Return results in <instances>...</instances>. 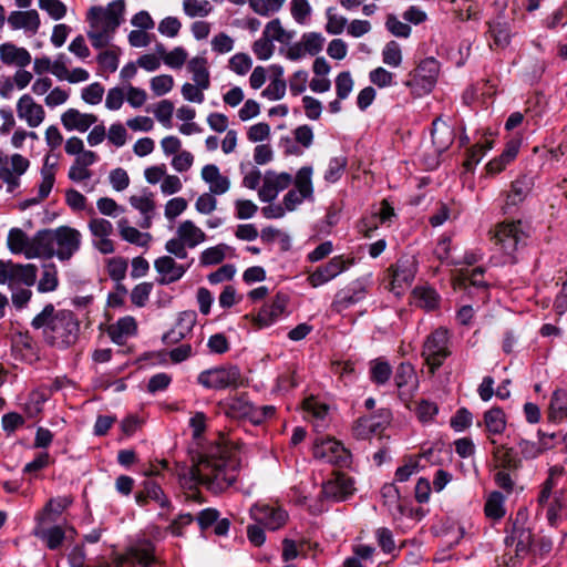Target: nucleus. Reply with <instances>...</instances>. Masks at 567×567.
Returning <instances> with one entry per match:
<instances>
[{
    "instance_id": "obj_1",
    "label": "nucleus",
    "mask_w": 567,
    "mask_h": 567,
    "mask_svg": "<svg viewBox=\"0 0 567 567\" xmlns=\"http://www.w3.org/2000/svg\"><path fill=\"white\" fill-rule=\"evenodd\" d=\"M239 468L240 460L235 450L227 445L213 446L188 471L189 487L203 484L215 494L221 493L236 482Z\"/></svg>"
},
{
    "instance_id": "obj_2",
    "label": "nucleus",
    "mask_w": 567,
    "mask_h": 567,
    "mask_svg": "<svg viewBox=\"0 0 567 567\" xmlns=\"http://www.w3.org/2000/svg\"><path fill=\"white\" fill-rule=\"evenodd\" d=\"M31 326L34 329H43L47 342L59 349L73 346L80 333V322L76 316L70 310L56 311L52 303L47 305L33 318Z\"/></svg>"
},
{
    "instance_id": "obj_3",
    "label": "nucleus",
    "mask_w": 567,
    "mask_h": 567,
    "mask_svg": "<svg viewBox=\"0 0 567 567\" xmlns=\"http://www.w3.org/2000/svg\"><path fill=\"white\" fill-rule=\"evenodd\" d=\"M124 1L116 0L106 7H92L86 14L89 30L86 32L91 44L95 49L107 47L122 23Z\"/></svg>"
},
{
    "instance_id": "obj_4",
    "label": "nucleus",
    "mask_w": 567,
    "mask_h": 567,
    "mask_svg": "<svg viewBox=\"0 0 567 567\" xmlns=\"http://www.w3.org/2000/svg\"><path fill=\"white\" fill-rule=\"evenodd\" d=\"M81 245L82 234L70 226L44 229L40 238L42 257H56L60 261L70 260L80 250Z\"/></svg>"
},
{
    "instance_id": "obj_5",
    "label": "nucleus",
    "mask_w": 567,
    "mask_h": 567,
    "mask_svg": "<svg viewBox=\"0 0 567 567\" xmlns=\"http://www.w3.org/2000/svg\"><path fill=\"white\" fill-rule=\"evenodd\" d=\"M206 240V234L193 220L186 219L176 228V237L165 244V250L178 259L187 258V248L193 249Z\"/></svg>"
},
{
    "instance_id": "obj_6",
    "label": "nucleus",
    "mask_w": 567,
    "mask_h": 567,
    "mask_svg": "<svg viewBox=\"0 0 567 567\" xmlns=\"http://www.w3.org/2000/svg\"><path fill=\"white\" fill-rule=\"evenodd\" d=\"M450 354L449 331L440 327L432 331L423 343L422 358L425 361L430 374H435Z\"/></svg>"
},
{
    "instance_id": "obj_7",
    "label": "nucleus",
    "mask_w": 567,
    "mask_h": 567,
    "mask_svg": "<svg viewBox=\"0 0 567 567\" xmlns=\"http://www.w3.org/2000/svg\"><path fill=\"white\" fill-rule=\"evenodd\" d=\"M439 71V62L434 58H426L414 70L409 72L408 79L403 84L414 96H423L429 94L434 87Z\"/></svg>"
},
{
    "instance_id": "obj_8",
    "label": "nucleus",
    "mask_w": 567,
    "mask_h": 567,
    "mask_svg": "<svg viewBox=\"0 0 567 567\" xmlns=\"http://www.w3.org/2000/svg\"><path fill=\"white\" fill-rule=\"evenodd\" d=\"M416 270L417 265L413 256H403L399 258L386 271L389 290L396 297L402 296L411 287Z\"/></svg>"
},
{
    "instance_id": "obj_9",
    "label": "nucleus",
    "mask_w": 567,
    "mask_h": 567,
    "mask_svg": "<svg viewBox=\"0 0 567 567\" xmlns=\"http://www.w3.org/2000/svg\"><path fill=\"white\" fill-rule=\"evenodd\" d=\"M90 220L87 229L92 237V246L103 255H111L115 251L114 241L111 236L114 233L113 224L103 217H97L94 208L87 209Z\"/></svg>"
},
{
    "instance_id": "obj_10",
    "label": "nucleus",
    "mask_w": 567,
    "mask_h": 567,
    "mask_svg": "<svg viewBox=\"0 0 567 567\" xmlns=\"http://www.w3.org/2000/svg\"><path fill=\"white\" fill-rule=\"evenodd\" d=\"M240 377V371L236 365H225L202 371L197 377V382L205 389L223 390L237 386Z\"/></svg>"
},
{
    "instance_id": "obj_11",
    "label": "nucleus",
    "mask_w": 567,
    "mask_h": 567,
    "mask_svg": "<svg viewBox=\"0 0 567 567\" xmlns=\"http://www.w3.org/2000/svg\"><path fill=\"white\" fill-rule=\"evenodd\" d=\"M41 237L42 230L29 237L21 228L14 227L8 233L7 246L13 255H23L27 259L40 258L42 257Z\"/></svg>"
},
{
    "instance_id": "obj_12",
    "label": "nucleus",
    "mask_w": 567,
    "mask_h": 567,
    "mask_svg": "<svg viewBox=\"0 0 567 567\" xmlns=\"http://www.w3.org/2000/svg\"><path fill=\"white\" fill-rule=\"evenodd\" d=\"M496 244L511 259L519 247L525 245L526 234L520 221L502 223L497 226Z\"/></svg>"
},
{
    "instance_id": "obj_13",
    "label": "nucleus",
    "mask_w": 567,
    "mask_h": 567,
    "mask_svg": "<svg viewBox=\"0 0 567 567\" xmlns=\"http://www.w3.org/2000/svg\"><path fill=\"white\" fill-rule=\"evenodd\" d=\"M251 519L269 530H277L286 525L288 513L282 507L266 503H256L249 511Z\"/></svg>"
},
{
    "instance_id": "obj_14",
    "label": "nucleus",
    "mask_w": 567,
    "mask_h": 567,
    "mask_svg": "<svg viewBox=\"0 0 567 567\" xmlns=\"http://www.w3.org/2000/svg\"><path fill=\"white\" fill-rule=\"evenodd\" d=\"M313 456L326 463L343 466L348 464L350 453L339 441L326 437L316 440Z\"/></svg>"
},
{
    "instance_id": "obj_15",
    "label": "nucleus",
    "mask_w": 567,
    "mask_h": 567,
    "mask_svg": "<svg viewBox=\"0 0 567 567\" xmlns=\"http://www.w3.org/2000/svg\"><path fill=\"white\" fill-rule=\"evenodd\" d=\"M392 414L388 409H381L378 413L360 417L354 426L353 434L357 439L365 440L381 432L391 421Z\"/></svg>"
},
{
    "instance_id": "obj_16",
    "label": "nucleus",
    "mask_w": 567,
    "mask_h": 567,
    "mask_svg": "<svg viewBox=\"0 0 567 567\" xmlns=\"http://www.w3.org/2000/svg\"><path fill=\"white\" fill-rule=\"evenodd\" d=\"M354 481L352 477L336 473L334 476L322 484V496L332 502H343L348 499L353 492Z\"/></svg>"
},
{
    "instance_id": "obj_17",
    "label": "nucleus",
    "mask_w": 567,
    "mask_h": 567,
    "mask_svg": "<svg viewBox=\"0 0 567 567\" xmlns=\"http://www.w3.org/2000/svg\"><path fill=\"white\" fill-rule=\"evenodd\" d=\"M193 259L187 264H178L172 256H162L155 259L154 268L158 274L156 279L159 285H171L184 277L192 266Z\"/></svg>"
},
{
    "instance_id": "obj_18",
    "label": "nucleus",
    "mask_w": 567,
    "mask_h": 567,
    "mask_svg": "<svg viewBox=\"0 0 567 567\" xmlns=\"http://www.w3.org/2000/svg\"><path fill=\"white\" fill-rule=\"evenodd\" d=\"M394 382L399 396L402 401L409 402L419 389V379L414 367L409 362H402L395 371Z\"/></svg>"
},
{
    "instance_id": "obj_19",
    "label": "nucleus",
    "mask_w": 567,
    "mask_h": 567,
    "mask_svg": "<svg viewBox=\"0 0 567 567\" xmlns=\"http://www.w3.org/2000/svg\"><path fill=\"white\" fill-rule=\"evenodd\" d=\"M291 182L292 177L288 173L267 171L264 176L262 185L258 190L259 199L264 203H271L280 192L289 187Z\"/></svg>"
},
{
    "instance_id": "obj_20",
    "label": "nucleus",
    "mask_w": 567,
    "mask_h": 567,
    "mask_svg": "<svg viewBox=\"0 0 567 567\" xmlns=\"http://www.w3.org/2000/svg\"><path fill=\"white\" fill-rule=\"evenodd\" d=\"M349 262L342 256H334L327 264L321 265L308 277L311 287L318 288L346 271Z\"/></svg>"
},
{
    "instance_id": "obj_21",
    "label": "nucleus",
    "mask_w": 567,
    "mask_h": 567,
    "mask_svg": "<svg viewBox=\"0 0 567 567\" xmlns=\"http://www.w3.org/2000/svg\"><path fill=\"white\" fill-rule=\"evenodd\" d=\"M16 110L18 117L31 128L39 127L45 118L43 106L28 93L18 100Z\"/></svg>"
},
{
    "instance_id": "obj_22",
    "label": "nucleus",
    "mask_w": 567,
    "mask_h": 567,
    "mask_svg": "<svg viewBox=\"0 0 567 567\" xmlns=\"http://www.w3.org/2000/svg\"><path fill=\"white\" fill-rule=\"evenodd\" d=\"M367 296V287L362 280H355L336 293L332 308L342 312L362 301Z\"/></svg>"
},
{
    "instance_id": "obj_23",
    "label": "nucleus",
    "mask_w": 567,
    "mask_h": 567,
    "mask_svg": "<svg viewBox=\"0 0 567 567\" xmlns=\"http://www.w3.org/2000/svg\"><path fill=\"white\" fill-rule=\"evenodd\" d=\"M288 297L285 293H277L275 298L262 306L255 318L258 328H267L277 322L286 312Z\"/></svg>"
},
{
    "instance_id": "obj_24",
    "label": "nucleus",
    "mask_w": 567,
    "mask_h": 567,
    "mask_svg": "<svg viewBox=\"0 0 567 567\" xmlns=\"http://www.w3.org/2000/svg\"><path fill=\"white\" fill-rule=\"evenodd\" d=\"M7 22L11 30H22L28 35L37 34L41 25L40 16L34 9L11 11Z\"/></svg>"
},
{
    "instance_id": "obj_25",
    "label": "nucleus",
    "mask_w": 567,
    "mask_h": 567,
    "mask_svg": "<svg viewBox=\"0 0 567 567\" xmlns=\"http://www.w3.org/2000/svg\"><path fill=\"white\" fill-rule=\"evenodd\" d=\"M534 177L530 175H520L511 183L509 190L506 193L504 210L508 212L513 207L523 204L530 195L534 188Z\"/></svg>"
},
{
    "instance_id": "obj_26",
    "label": "nucleus",
    "mask_w": 567,
    "mask_h": 567,
    "mask_svg": "<svg viewBox=\"0 0 567 567\" xmlns=\"http://www.w3.org/2000/svg\"><path fill=\"white\" fill-rule=\"evenodd\" d=\"M520 145V138L509 140L506 143L502 154L497 157H494L485 165L486 175L489 177H494L504 172L506 167L517 157Z\"/></svg>"
},
{
    "instance_id": "obj_27",
    "label": "nucleus",
    "mask_w": 567,
    "mask_h": 567,
    "mask_svg": "<svg viewBox=\"0 0 567 567\" xmlns=\"http://www.w3.org/2000/svg\"><path fill=\"white\" fill-rule=\"evenodd\" d=\"M555 434H546L538 431V441L534 442L526 439H519L517 442L518 452L522 458L532 461L539 457L543 453L554 447Z\"/></svg>"
},
{
    "instance_id": "obj_28",
    "label": "nucleus",
    "mask_w": 567,
    "mask_h": 567,
    "mask_svg": "<svg viewBox=\"0 0 567 567\" xmlns=\"http://www.w3.org/2000/svg\"><path fill=\"white\" fill-rule=\"evenodd\" d=\"M61 124L68 132L76 131L85 133L97 122V116L92 113H83L78 109L70 107L61 114Z\"/></svg>"
},
{
    "instance_id": "obj_29",
    "label": "nucleus",
    "mask_w": 567,
    "mask_h": 567,
    "mask_svg": "<svg viewBox=\"0 0 567 567\" xmlns=\"http://www.w3.org/2000/svg\"><path fill=\"white\" fill-rule=\"evenodd\" d=\"M50 522H35L33 535L42 540L49 549H58L62 546L65 532L59 525L51 526Z\"/></svg>"
},
{
    "instance_id": "obj_30",
    "label": "nucleus",
    "mask_w": 567,
    "mask_h": 567,
    "mask_svg": "<svg viewBox=\"0 0 567 567\" xmlns=\"http://www.w3.org/2000/svg\"><path fill=\"white\" fill-rule=\"evenodd\" d=\"M200 177L208 185L209 193L217 196L226 194L230 188V179L223 175L215 164L203 166Z\"/></svg>"
},
{
    "instance_id": "obj_31",
    "label": "nucleus",
    "mask_w": 567,
    "mask_h": 567,
    "mask_svg": "<svg viewBox=\"0 0 567 567\" xmlns=\"http://www.w3.org/2000/svg\"><path fill=\"white\" fill-rule=\"evenodd\" d=\"M0 60L6 65H14L23 69L31 63L32 58L25 48L6 42L0 44Z\"/></svg>"
},
{
    "instance_id": "obj_32",
    "label": "nucleus",
    "mask_w": 567,
    "mask_h": 567,
    "mask_svg": "<svg viewBox=\"0 0 567 567\" xmlns=\"http://www.w3.org/2000/svg\"><path fill=\"white\" fill-rule=\"evenodd\" d=\"M197 316L194 311H183L179 313L175 326L164 334L163 339L166 343L178 342L186 338L196 323Z\"/></svg>"
},
{
    "instance_id": "obj_33",
    "label": "nucleus",
    "mask_w": 567,
    "mask_h": 567,
    "mask_svg": "<svg viewBox=\"0 0 567 567\" xmlns=\"http://www.w3.org/2000/svg\"><path fill=\"white\" fill-rule=\"evenodd\" d=\"M537 507L538 512L545 515L551 526L557 525L565 514L563 494L550 495L545 502L537 501Z\"/></svg>"
},
{
    "instance_id": "obj_34",
    "label": "nucleus",
    "mask_w": 567,
    "mask_h": 567,
    "mask_svg": "<svg viewBox=\"0 0 567 567\" xmlns=\"http://www.w3.org/2000/svg\"><path fill=\"white\" fill-rule=\"evenodd\" d=\"M130 204L142 215V228H150L155 214L154 196L151 192H144L142 195H133L130 197Z\"/></svg>"
},
{
    "instance_id": "obj_35",
    "label": "nucleus",
    "mask_w": 567,
    "mask_h": 567,
    "mask_svg": "<svg viewBox=\"0 0 567 567\" xmlns=\"http://www.w3.org/2000/svg\"><path fill=\"white\" fill-rule=\"evenodd\" d=\"M125 561L142 567L151 566L155 561L153 544L148 540L135 544L128 549Z\"/></svg>"
},
{
    "instance_id": "obj_36",
    "label": "nucleus",
    "mask_w": 567,
    "mask_h": 567,
    "mask_svg": "<svg viewBox=\"0 0 567 567\" xmlns=\"http://www.w3.org/2000/svg\"><path fill=\"white\" fill-rule=\"evenodd\" d=\"M431 135L433 145L439 153L446 151L454 141L453 128L439 117L432 123Z\"/></svg>"
},
{
    "instance_id": "obj_37",
    "label": "nucleus",
    "mask_w": 567,
    "mask_h": 567,
    "mask_svg": "<svg viewBox=\"0 0 567 567\" xmlns=\"http://www.w3.org/2000/svg\"><path fill=\"white\" fill-rule=\"evenodd\" d=\"M72 503L73 498L71 496H59L49 499L43 509L37 514L35 522L54 523L56 517L71 506Z\"/></svg>"
},
{
    "instance_id": "obj_38",
    "label": "nucleus",
    "mask_w": 567,
    "mask_h": 567,
    "mask_svg": "<svg viewBox=\"0 0 567 567\" xmlns=\"http://www.w3.org/2000/svg\"><path fill=\"white\" fill-rule=\"evenodd\" d=\"M484 425L491 444L495 445V435L502 434L506 429V416L502 409L492 408L484 413Z\"/></svg>"
},
{
    "instance_id": "obj_39",
    "label": "nucleus",
    "mask_w": 567,
    "mask_h": 567,
    "mask_svg": "<svg viewBox=\"0 0 567 567\" xmlns=\"http://www.w3.org/2000/svg\"><path fill=\"white\" fill-rule=\"evenodd\" d=\"M56 162L50 163V156H45L44 164L41 168V182L38 186V196L33 198V203H41L51 193L55 182Z\"/></svg>"
},
{
    "instance_id": "obj_40",
    "label": "nucleus",
    "mask_w": 567,
    "mask_h": 567,
    "mask_svg": "<svg viewBox=\"0 0 567 567\" xmlns=\"http://www.w3.org/2000/svg\"><path fill=\"white\" fill-rule=\"evenodd\" d=\"M496 468L517 470L520 466V458L513 447L504 444H495L492 451Z\"/></svg>"
},
{
    "instance_id": "obj_41",
    "label": "nucleus",
    "mask_w": 567,
    "mask_h": 567,
    "mask_svg": "<svg viewBox=\"0 0 567 567\" xmlns=\"http://www.w3.org/2000/svg\"><path fill=\"white\" fill-rule=\"evenodd\" d=\"M306 417L313 422L315 427L319 431L327 425L329 408L324 403L315 398L306 399L303 402Z\"/></svg>"
},
{
    "instance_id": "obj_42",
    "label": "nucleus",
    "mask_w": 567,
    "mask_h": 567,
    "mask_svg": "<svg viewBox=\"0 0 567 567\" xmlns=\"http://www.w3.org/2000/svg\"><path fill=\"white\" fill-rule=\"evenodd\" d=\"M137 330L136 321L133 317L126 316L110 326L109 336L116 344H123L127 338L134 336Z\"/></svg>"
},
{
    "instance_id": "obj_43",
    "label": "nucleus",
    "mask_w": 567,
    "mask_h": 567,
    "mask_svg": "<svg viewBox=\"0 0 567 567\" xmlns=\"http://www.w3.org/2000/svg\"><path fill=\"white\" fill-rule=\"evenodd\" d=\"M37 278H38V268L35 265L13 262L10 289H13V287H16L18 285L31 287L37 282Z\"/></svg>"
},
{
    "instance_id": "obj_44",
    "label": "nucleus",
    "mask_w": 567,
    "mask_h": 567,
    "mask_svg": "<svg viewBox=\"0 0 567 567\" xmlns=\"http://www.w3.org/2000/svg\"><path fill=\"white\" fill-rule=\"evenodd\" d=\"M548 419L551 422L567 421V390L557 389L553 392L548 409Z\"/></svg>"
},
{
    "instance_id": "obj_45",
    "label": "nucleus",
    "mask_w": 567,
    "mask_h": 567,
    "mask_svg": "<svg viewBox=\"0 0 567 567\" xmlns=\"http://www.w3.org/2000/svg\"><path fill=\"white\" fill-rule=\"evenodd\" d=\"M507 547H514L517 557H524L532 545V534L529 530L514 527L511 535L505 538Z\"/></svg>"
},
{
    "instance_id": "obj_46",
    "label": "nucleus",
    "mask_w": 567,
    "mask_h": 567,
    "mask_svg": "<svg viewBox=\"0 0 567 567\" xmlns=\"http://www.w3.org/2000/svg\"><path fill=\"white\" fill-rule=\"evenodd\" d=\"M187 70L192 73L193 81L200 87L210 86V73L208 61L205 56H194L187 63Z\"/></svg>"
},
{
    "instance_id": "obj_47",
    "label": "nucleus",
    "mask_w": 567,
    "mask_h": 567,
    "mask_svg": "<svg viewBox=\"0 0 567 567\" xmlns=\"http://www.w3.org/2000/svg\"><path fill=\"white\" fill-rule=\"evenodd\" d=\"M117 229L123 240L140 247H146L151 240L148 233H142L131 226L126 218H122L117 221Z\"/></svg>"
},
{
    "instance_id": "obj_48",
    "label": "nucleus",
    "mask_w": 567,
    "mask_h": 567,
    "mask_svg": "<svg viewBox=\"0 0 567 567\" xmlns=\"http://www.w3.org/2000/svg\"><path fill=\"white\" fill-rule=\"evenodd\" d=\"M146 499L156 502L162 508H169V501L159 485L154 482L144 484V492L136 495V503L141 506L146 504Z\"/></svg>"
},
{
    "instance_id": "obj_49",
    "label": "nucleus",
    "mask_w": 567,
    "mask_h": 567,
    "mask_svg": "<svg viewBox=\"0 0 567 567\" xmlns=\"http://www.w3.org/2000/svg\"><path fill=\"white\" fill-rule=\"evenodd\" d=\"M224 408L228 416L247 420L249 411H251V403L245 395H235L225 401Z\"/></svg>"
},
{
    "instance_id": "obj_50",
    "label": "nucleus",
    "mask_w": 567,
    "mask_h": 567,
    "mask_svg": "<svg viewBox=\"0 0 567 567\" xmlns=\"http://www.w3.org/2000/svg\"><path fill=\"white\" fill-rule=\"evenodd\" d=\"M59 287V271L53 262L42 266L41 277L37 285V290L41 293L55 291Z\"/></svg>"
},
{
    "instance_id": "obj_51",
    "label": "nucleus",
    "mask_w": 567,
    "mask_h": 567,
    "mask_svg": "<svg viewBox=\"0 0 567 567\" xmlns=\"http://www.w3.org/2000/svg\"><path fill=\"white\" fill-rule=\"evenodd\" d=\"M234 249L226 244H218L213 247H208L200 252L199 262L202 266H214L220 264L227 255H233Z\"/></svg>"
},
{
    "instance_id": "obj_52",
    "label": "nucleus",
    "mask_w": 567,
    "mask_h": 567,
    "mask_svg": "<svg viewBox=\"0 0 567 567\" xmlns=\"http://www.w3.org/2000/svg\"><path fill=\"white\" fill-rule=\"evenodd\" d=\"M412 296L414 303L417 307L425 309L426 311H431L437 308L440 303L439 293L431 287H416L413 290Z\"/></svg>"
},
{
    "instance_id": "obj_53",
    "label": "nucleus",
    "mask_w": 567,
    "mask_h": 567,
    "mask_svg": "<svg viewBox=\"0 0 567 567\" xmlns=\"http://www.w3.org/2000/svg\"><path fill=\"white\" fill-rule=\"evenodd\" d=\"M563 473L564 468L557 465L551 466L548 470V476L539 487L537 501L545 502L550 495H556V493H560L559 491H555V487L557 486Z\"/></svg>"
},
{
    "instance_id": "obj_54",
    "label": "nucleus",
    "mask_w": 567,
    "mask_h": 567,
    "mask_svg": "<svg viewBox=\"0 0 567 567\" xmlns=\"http://www.w3.org/2000/svg\"><path fill=\"white\" fill-rule=\"evenodd\" d=\"M48 398L49 395L47 390L37 389L29 393L25 402L23 403V410L28 417L38 416L41 413Z\"/></svg>"
},
{
    "instance_id": "obj_55",
    "label": "nucleus",
    "mask_w": 567,
    "mask_h": 567,
    "mask_svg": "<svg viewBox=\"0 0 567 567\" xmlns=\"http://www.w3.org/2000/svg\"><path fill=\"white\" fill-rule=\"evenodd\" d=\"M483 272L482 268H476L471 274L460 272L453 278L454 289L466 288L467 285L485 289L486 282L483 280Z\"/></svg>"
},
{
    "instance_id": "obj_56",
    "label": "nucleus",
    "mask_w": 567,
    "mask_h": 567,
    "mask_svg": "<svg viewBox=\"0 0 567 567\" xmlns=\"http://www.w3.org/2000/svg\"><path fill=\"white\" fill-rule=\"evenodd\" d=\"M381 496L384 505L388 507L392 515L402 514V504L399 488L393 484H384L381 488Z\"/></svg>"
},
{
    "instance_id": "obj_57",
    "label": "nucleus",
    "mask_w": 567,
    "mask_h": 567,
    "mask_svg": "<svg viewBox=\"0 0 567 567\" xmlns=\"http://www.w3.org/2000/svg\"><path fill=\"white\" fill-rule=\"evenodd\" d=\"M391 375L392 368L386 360L378 358L370 362V378L375 384H385Z\"/></svg>"
},
{
    "instance_id": "obj_58",
    "label": "nucleus",
    "mask_w": 567,
    "mask_h": 567,
    "mask_svg": "<svg viewBox=\"0 0 567 567\" xmlns=\"http://www.w3.org/2000/svg\"><path fill=\"white\" fill-rule=\"evenodd\" d=\"M183 11L189 18H206L214 7L208 0H183Z\"/></svg>"
},
{
    "instance_id": "obj_59",
    "label": "nucleus",
    "mask_w": 567,
    "mask_h": 567,
    "mask_svg": "<svg viewBox=\"0 0 567 567\" xmlns=\"http://www.w3.org/2000/svg\"><path fill=\"white\" fill-rule=\"evenodd\" d=\"M488 33L493 39V44L505 48L511 42V28L508 23L502 21H493L489 23Z\"/></svg>"
},
{
    "instance_id": "obj_60",
    "label": "nucleus",
    "mask_w": 567,
    "mask_h": 567,
    "mask_svg": "<svg viewBox=\"0 0 567 567\" xmlns=\"http://www.w3.org/2000/svg\"><path fill=\"white\" fill-rule=\"evenodd\" d=\"M382 62L393 69L400 68L403 61L402 48L400 43L392 40L385 43L381 51Z\"/></svg>"
},
{
    "instance_id": "obj_61",
    "label": "nucleus",
    "mask_w": 567,
    "mask_h": 567,
    "mask_svg": "<svg viewBox=\"0 0 567 567\" xmlns=\"http://www.w3.org/2000/svg\"><path fill=\"white\" fill-rule=\"evenodd\" d=\"M505 497L499 492H493L486 499L484 512L491 519H501L505 515Z\"/></svg>"
},
{
    "instance_id": "obj_62",
    "label": "nucleus",
    "mask_w": 567,
    "mask_h": 567,
    "mask_svg": "<svg viewBox=\"0 0 567 567\" xmlns=\"http://www.w3.org/2000/svg\"><path fill=\"white\" fill-rule=\"evenodd\" d=\"M262 35L271 42L286 43L292 39V33L286 31L279 19L269 21L262 31Z\"/></svg>"
},
{
    "instance_id": "obj_63",
    "label": "nucleus",
    "mask_w": 567,
    "mask_h": 567,
    "mask_svg": "<svg viewBox=\"0 0 567 567\" xmlns=\"http://www.w3.org/2000/svg\"><path fill=\"white\" fill-rule=\"evenodd\" d=\"M312 167L303 166L301 167L295 178V190L303 194V196L311 198L313 194L312 187Z\"/></svg>"
},
{
    "instance_id": "obj_64",
    "label": "nucleus",
    "mask_w": 567,
    "mask_h": 567,
    "mask_svg": "<svg viewBox=\"0 0 567 567\" xmlns=\"http://www.w3.org/2000/svg\"><path fill=\"white\" fill-rule=\"evenodd\" d=\"M287 0H249L251 10L261 17H269L281 10Z\"/></svg>"
}]
</instances>
